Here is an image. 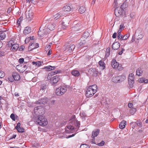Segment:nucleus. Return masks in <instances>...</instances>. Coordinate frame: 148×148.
<instances>
[{
  "label": "nucleus",
  "instance_id": "obj_13",
  "mask_svg": "<svg viewBox=\"0 0 148 148\" xmlns=\"http://www.w3.org/2000/svg\"><path fill=\"white\" fill-rule=\"evenodd\" d=\"M26 16L27 21L29 22L32 20L33 17V13L32 12L29 11L28 12V14L26 13Z\"/></svg>",
  "mask_w": 148,
  "mask_h": 148
},
{
  "label": "nucleus",
  "instance_id": "obj_15",
  "mask_svg": "<svg viewBox=\"0 0 148 148\" xmlns=\"http://www.w3.org/2000/svg\"><path fill=\"white\" fill-rule=\"evenodd\" d=\"M61 71L58 70H56L55 71H51L48 75V79H51V77H52L53 75L59 73Z\"/></svg>",
  "mask_w": 148,
  "mask_h": 148
},
{
  "label": "nucleus",
  "instance_id": "obj_57",
  "mask_svg": "<svg viewBox=\"0 0 148 148\" xmlns=\"http://www.w3.org/2000/svg\"><path fill=\"white\" fill-rule=\"evenodd\" d=\"M75 135V134H73L72 135H69L67 136L66 138H68L71 137H72L73 136H74Z\"/></svg>",
  "mask_w": 148,
  "mask_h": 148
},
{
  "label": "nucleus",
  "instance_id": "obj_56",
  "mask_svg": "<svg viewBox=\"0 0 148 148\" xmlns=\"http://www.w3.org/2000/svg\"><path fill=\"white\" fill-rule=\"evenodd\" d=\"M80 115L81 117H82L83 118H84L86 116V114L84 113H80Z\"/></svg>",
  "mask_w": 148,
  "mask_h": 148
},
{
  "label": "nucleus",
  "instance_id": "obj_26",
  "mask_svg": "<svg viewBox=\"0 0 148 148\" xmlns=\"http://www.w3.org/2000/svg\"><path fill=\"white\" fill-rule=\"evenodd\" d=\"M47 87V85L46 84H42L40 85V90L44 91V92L46 90Z\"/></svg>",
  "mask_w": 148,
  "mask_h": 148
},
{
  "label": "nucleus",
  "instance_id": "obj_24",
  "mask_svg": "<svg viewBox=\"0 0 148 148\" xmlns=\"http://www.w3.org/2000/svg\"><path fill=\"white\" fill-rule=\"evenodd\" d=\"M71 8L69 5H66L63 8V10L64 12H69L71 11Z\"/></svg>",
  "mask_w": 148,
  "mask_h": 148
},
{
  "label": "nucleus",
  "instance_id": "obj_1",
  "mask_svg": "<svg viewBox=\"0 0 148 148\" xmlns=\"http://www.w3.org/2000/svg\"><path fill=\"white\" fill-rule=\"evenodd\" d=\"M36 122L40 125L42 126H45L48 124L47 119L42 115H41L37 118Z\"/></svg>",
  "mask_w": 148,
  "mask_h": 148
},
{
  "label": "nucleus",
  "instance_id": "obj_49",
  "mask_svg": "<svg viewBox=\"0 0 148 148\" xmlns=\"http://www.w3.org/2000/svg\"><path fill=\"white\" fill-rule=\"evenodd\" d=\"M122 36L121 35V32H119L117 34V38L118 39H120L122 40Z\"/></svg>",
  "mask_w": 148,
  "mask_h": 148
},
{
  "label": "nucleus",
  "instance_id": "obj_10",
  "mask_svg": "<svg viewBox=\"0 0 148 148\" xmlns=\"http://www.w3.org/2000/svg\"><path fill=\"white\" fill-rule=\"evenodd\" d=\"M88 73L91 75L96 77L97 75L98 71L95 68H91L88 71Z\"/></svg>",
  "mask_w": 148,
  "mask_h": 148
},
{
  "label": "nucleus",
  "instance_id": "obj_53",
  "mask_svg": "<svg viewBox=\"0 0 148 148\" xmlns=\"http://www.w3.org/2000/svg\"><path fill=\"white\" fill-rule=\"evenodd\" d=\"M67 128L68 129L70 130H72L73 129H74V127L73 126L71 125H69L68 126Z\"/></svg>",
  "mask_w": 148,
  "mask_h": 148
},
{
  "label": "nucleus",
  "instance_id": "obj_52",
  "mask_svg": "<svg viewBox=\"0 0 148 148\" xmlns=\"http://www.w3.org/2000/svg\"><path fill=\"white\" fill-rule=\"evenodd\" d=\"M8 79L11 82H13L14 80L13 77L11 76L8 77Z\"/></svg>",
  "mask_w": 148,
  "mask_h": 148
},
{
  "label": "nucleus",
  "instance_id": "obj_32",
  "mask_svg": "<svg viewBox=\"0 0 148 148\" xmlns=\"http://www.w3.org/2000/svg\"><path fill=\"white\" fill-rule=\"evenodd\" d=\"M71 74L75 76H78L79 75V72L77 70H73L71 72Z\"/></svg>",
  "mask_w": 148,
  "mask_h": 148
},
{
  "label": "nucleus",
  "instance_id": "obj_58",
  "mask_svg": "<svg viewBox=\"0 0 148 148\" xmlns=\"http://www.w3.org/2000/svg\"><path fill=\"white\" fill-rule=\"evenodd\" d=\"M5 55V52L4 51H0V56L1 57Z\"/></svg>",
  "mask_w": 148,
  "mask_h": 148
},
{
  "label": "nucleus",
  "instance_id": "obj_34",
  "mask_svg": "<svg viewBox=\"0 0 148 148\" xmlns=\"http://www.w3.org/2000/svg\"><path fill=\"white\" fill-rule=\"evenodd\" d=\"M147 79H146L144 78H142L139 79V82L140 83H147Z\"/></svg>",
  "mask_w": 148,
  "mask_h": 148
},
{
  "label": "nucleus",
  "instance_id": "obj_45",
  "mask_svg": "<svg viewBox=\"0 0 148 148\" xmlns=\"http://www.w3.org/2000/svg\"><path fill=\"white\" fill-rule=\"evenodd\" d=\"M80 122L78 121H76L75 123V125L77 128H79L80 127Z\"/></svg>",
  "mask_w": 148,
  "mask_h": 148
},
{
  "label": "nucleus",
  "instance_id": "obj_63",
  "mask_svg": "<svg viewBox=\"0 0 148 148\" xmlns=\"http://www.w3.org/2000/svg\"><path fill=\"white\" fill-rule=\"evenodd\" d=\"M29 38H27L25 39V43H27L29 42Z\"/></svg>",
  "mask_w": 148,
  "mask_h": 148
},
{
  "label": "nucleus",
  "instance_id": "obj_22",
  "mask_svg": "<svg viewBox=\"0 0 148 148\" xmlns=\"http://www.w3.org/2000/svg\"><path fill=\"white\" fill-rule=\"evenodd\" d=\"M31 32V29L30 27H27L25 28L23 31V33L25 34H27L30 33Z\"/></svg>",
  "mask_w": 148,
  "mask_h": 148
},
{
  "label": "nucleus",
  "instance_id": "obj_36",
  "mask_svg": "<svg viewBox=\"0 0 148 148\" xmlns=\"http://www.w3.org/2000/svg\"><path fill=\"white\" fill-rule=\"evenodd\" d=\"M127 3L125 1L123 3L122 5H121L120 8L123 10V9H124L125 8H127Z\"/></svg>",
  "mask_w": 148,
  "mask_h": 148
},
{
  "label": "nucleus",
  "instance_id": "obj_48",
  "mask_svg": "<svg viewBox=\"0 0 148 148\" xmlns=\"http://www.w3.org/2000/svg\"><path fill=\"white\" fill-rule=\"evenodd\" d=\"M5 73L1 70L0 71V78H2L5 76Z\"/></svg>",
  "mask_w": 148,
  "mask_h": 148
},
{
  "label": "nucleus",
  "instance_id": "obj_12",
  "mask_svg": "<svg viewBox=\"0 0 148 148\" xmlns=\"http://www.w3.org/2000/svg\"><path fill=\"white\" fill-rule=\"evenodd\" d=\"M39 46V44L38 43H30L28 48V50L29 51H32L36 48H37Z\"/></svg>",
  "mask_w": 148,
  "mask_h": 148
},
{
  "label": "nucleus",
  "instance_id": "obj_27",
  "mask_svg": "<svg viewBox=\"0 0 148 148\" xmlns=\"http://www.w3.org/2000/svg\"><path fill=\"white\" fill-rule=\"evenodd\" d=\"M56 68V67L54 66H52L50 65L48 66H45L44 69H46L47 71H50L52 70H54Z\"/></svg>",
  "mask_w": 148,
  "mask_h": 148
},
{
  "label": "nucleus",
  "instance_id": "obj_37",
  "mask_svg": "<svg viewBox=\"0 0 148 148\" xmlns=\"http://www.w3.org/2000/svg\"><path fill=\"white\" fill-rule=\"evenodd\" d=\"M136 109L135 108H132L130 110V113L132 114H133L136 112Z\"/></svg>",
  "mask_w": 148,
  "mask_h": 148
},
{
  "label": "nucleus",
  "instance_id": "obj_21",
  "mask_svg": "<svg viewBox=\"0 0 148 148\" xmlns=\"http://www.w3.org/2000/svg\"><path fill=\"white\" fill-rule=\"evenodd\" d=\"M62 11L60 12L59 13H57L53 15L54 18L55 20H57L61 16L63 15V14L62 13Z\"/></svg>",
  "mask_w": 148,
  "mask_h": 148
},
{
  "label": "nucleus",
  "instance_id": "obj_54",
  "mask_svg": "<svg viewBox=\"0 0 148 148\" xmlns=\"http://www.w3.org/2000/svg\"><path fill=\"white\" fill-rule=\"evenodd\" d=\"M143 36L141 32H140V35H138V39H141L143 38Z\"/></svg>",
  "mask_w": 148,
  "mask_h": 148
},
{
  "label": "nucleus",
  "instance_id": "obj_28",
  "mask_svg": "<svg viewBox=\"0 0 148 148\" xmlns=\"http://www.w3.org/2000/svg\"><path fill=\"white\" fill-rule=\"evenodd\" d=\"M79 12L81 14H83L86 10V8L83 6H81L79 9Z\"/></svg>",
  "mask_w": 148,
  "mask_h": 148
},
{
  "label": "nucleus",
  "instance_id": "obj_46",
  "mask_svg": "<svg viewBox=\"0 0 148 148\" xmlns=\"http://www.w3.org/2000/svg\"><path fill=\"white\" fill-rule=\"evenodd\" d=\"M130 124L131 125H132V127L133 129L136 127V124L135 122H131Z\"/></svg>",
  "mask_w": 148,
  "mask_h": 148
},
{
  "label": "nucleus",
  "instance_id": "obj_47",
  "mask_svg": "<svg viewBox=\"0 0 148 148\" xmlns=\"http://www.w3.org/2000/svg\"><path fill=\"white\" fill-rule=\"evenodd\" d=\"M40 31V29H39V30L38 32V35L40 37H42L44 35V33H43V32H42L41 31Z\"/></svg>",
  "mask_w": 148,
  "mask_h": 148
},
{
  "label": "nucleus",
  "instance_id": "obj_41",
  "mask_svg": "<svg viewBox=\"0 0 148 148\" xmlns=\"http://www.w3.org/2000/svg\"><path fill=\"white\" fill-rule=\"evenodd\" d=\"M14 43V42H13V40H10L9 42H8L7 45L9 47H12Z\"/></svg>",
  "mask_w": 148,
  "mask_h": 148
},
{
  "label": "nucleus",
  "instance_id": "obj_51",
  "mask_svg": "<svg viewBox=\"0 0 148 148\" xmlns=\"http://www.w3.org/2000/svg\"><path fill=\"white\" fill-rule=\"evenodd\" d=\"M10 117L11 119L13 121H15V118L14 114H12L10 115Z\"/></svg>",
  "mask_w": 148,
  "mask_h": 148
},
{
  "label": "nucleus",
  "instance_id": "obj_19",
  "mask_svg": "<svg viewBox=\"0 0 148 148\" xmlns=\"http://www.w3.org/2000/svg\"><path fill=\"white\" fill-rule=\"evenodd\" d=\"M19 47V45L17 44H14V43L12 46L11 48V50L12 51L15 52L16 51Z\"/></svg>",
  "mask_w": 148,
  "mask_h": 148
},
{
  "label": "nucleus",
  "instance_id": "obj_16",
  "mask_svg": "<svg viewBox=\"0 0 148 148\" xmlns=\"http://www.w3.org/2000/svg\"><path fill=\"white\" fill-rule=\"evenodd\" d=\"M66 50L68 51L69 52H71L75 48V46L74 45H69L66 46Z\"/></svg>",
  "mask_w": 148,
  "mask_h": 148
},
{
  "label": "nucleus",
  "instance_id": "obj_18",
  "mask_svg": "<svg viewBox=\"0 0 148 148\" xmlns=\"http://www.w3.org/2000/svg\"><path fill=\"white\" fill-rule=\"evenodd\" d=\"M120 46V45L119 42H114L112 45V49L114 50H116L119 48Z\"/></svg>",
  "mask_w": 148,
  "mask_h": 148
},
{
  "label": "nucleus",
  "instance_id": "obj_11",
  "mask_svg": "<svg viewBox=\"0 0 148 148\" xmlns=\"http://www.w3.org/2000/svg\"><path fill=\"white\" fill-rule=\"evenodd\" d=\"M59 76L58 75H56L55 76H53L52 77H51V79H48L49 80H50V81L52 82V85H54L56 83L60 80Z\"/></svg>",
  "mask_w": 148,
  "mask_h": 148
},
{
  "label": "nucleus",
  "instance_id": "obj_64",
  "mask_svg": "<svg viewBox=\"0 0 148 148\" xmlns=\"http://www.w3.org/2000/svg\"><path fill=\"white\" fill-rule=\"evenodd\" d=\"M55 103V100H52L51 101V103L52 105H54Z\"/></svg>",
  "mask_w": 148,
  "mask_h": 148
},
{
  "label": "nucleus",
  "instance_id": "obj_62",
  "mask_svg": "<svg viewBox=\"0 0 148 148\" xmlns=\"http://www.w3.org/2000/svg\"><path fill=\"white\" fill-rule=\"evenodd\" d=\"M37 2V0H31V3L34 4H36Z\"/></svg>",
  "mask_w": 148,
  "mask_h": 148
},
{
  "label": "nucleus",
  "instance_id": "obj_35",
  "mask_svg": "<svg viewBox=\"0 0 148 148\" xmlns=\"http://www.w3.org/2000/svg\"><path fill=\"white\" fill-rule=\"evenodd\" d=\"M65 20H64L63 19L62 21V27L65 29L66 28V27L67 26V23H66L65 22Z\"/></svg>",
  "mask_w": 148,
  "mask_h": 148
},
{
  "label": "nucleus",
  "instance_id": "obj_3",
  "mask_svg": "<svg viewBox=\"0 0 148 148\" xmlns=\"http://www.w3.org/2000/svg\"><path fill=\"white\" fill-rule=\"evenodd\" d=\"M126 79L125 76L120 75L113 77L112 79V82L115 83H120Z\"/></svg>",
  "mask_w": 148,
  "mask_h": 148
},
{
  "label": "nucleus",
  "instance_id": "obj_5",
  "mask_svg": "<svg viewBox=\"0 0 148 148\" xmlns=\"http://www.w3.org/2000/svg\"><path fill=\"white\" fill-rule=\"evenodd\" d=\"M112 66L113 68H116L119 70H121L123 69L121 65L119 64L115 59H113L112 61Z\"/></svg>",
  "mask_w": 148,
  "mask_h": 148
},
{
  "label": "nucleus",
  "instance_id": "obj_31",
  "mask_svg": "<svg viewBox=\"0 0 148 148\" xmlns=\"http://www.w3.org/2000/svg\"><path fill=\"white\" fill-rule=\"evenodd\" d=\"M143 71L142 70L141 68H139L136 71V74L139 76H141L143 73Z\"/></svg>",
  "mask_w": 148,
  "mask_h": 148
},
{
  "label": "nucleus",
  "instance_id": "obj_17",
  "mask_svg": "<svg viewBox=\"0 0 148 148\" xmlns=\"http://www.w3.org/2000/svg\"><path fill=\"white\" fill-rule=\"evenodd\" d=\"M12 75L14 80L18 81L20 79V75L18 73L13 72L12 73Z\"/></svg>",
  "mask_w": 148,
  "mask_h": 148
},
{
  "label": "nucleus",
  "instance_id": "obj_29",
  "mask_svg": "<svg viewBox=\"0 0 148 148\" xmlns=\"http://www.w3.org/2000/svg\"><path fill=\"white\" fill-rule=\"evenodd\" d=\"M5 37V32L1 31L0 32V40H3Z\"/></svg>",
  "mask_w": 148,
  "mask_h": 148
},
{
  "label": "nucleus",
  "instance_id": "obj_23",
  "mask_svg": "<svg viewBox=\"0 0 148 148\" xmlns=\"http://www.w3.org/2000/svg\"><path fill=\"white\" fill-rule=\"evenodd\" d=\"M56 25L55 24L49 23L48 25L47 28L51 31H52L55 29Z\"/></svg>",
  "mask_w": 148,
  "mask_h": 148
},
{
  "label": "nucleus",
  "instance_id": "obj_44",
  "mask_svg": "<svg viewBox=\"0 0 148 148\" xmlns=\"http://www.w3.org/2000/svg\"><path fill=\"white\" fill-rule=\"evenodd\" d=\"M135 123L136 124V126L137 125L140 127H141L142 126V124L141 122L137 121Z\"/></svg>",
  "mask_w": 148,
  "mask_h": 148
},
{
  "label": "nucleus",
  "instance_id": "obj_33",
  "mask_svg": "<svg viewBox=\"0 0 148 148\" xmlns=\"http://www.w3.org/2000/svg\"><path fill=\"white\" fill-rule=\"evenodd\" d=\"M89 87H91V88L92 89V90L94 91V92H96L97 90V86L96 85H91Z\"/></svg>",
  "mask_w": 148,
  "mask_h": 148
},
{
  "label": "nucleus",
  "instance_id": "obj_20",
  "mask_svg": "<svg viewBox=\"0 0 148 148\" xmlns=\"http://www.w3.org/2000/svg\"><path fill=\"white\" fill-rule=\"evenodd\" d=\"M100 130L99 129H97L93 131L92 132V137L94 138L97 136L99 134Z\"/></svg>",
  "mask_w": 148,
  "mask_h": 148
},
{
  "label": "nucleus",
  "instance_id": "obj_59",
  "mask_svg": "<svg viewBox=\"0 0 148 148\" xmlns=\"http://www.w3.org/2000/svg\"><path fill=\"white\" fill-rule=\"evenodd\" d=\"M21 124L20 123H18L16 127H15L16 129H18V128L20 127Z\"/></svg>",
  "mask_w": 148,
  "mask_h": 148
},
{
  "label": "nucleus",
  "instance_id": "obj_6",
  "mask_svg": "<svg viewBox=\"0 0 148 148\" xmlns=\"http://www.w3.org/2000/svg\"><path fill=\"white\" fill-rule=\"evenodd\" d=\"M123 12V10L119 8H117L115 9L114 13L116 16L120 17L122 16Z\"/></svg>",
  "mask_w": 148,
  "mask_h": 148
},
{
  "label": "nucleus",
  "instance_id": "obj_43",
  "mask_svg": "<svg viewBox=\"0 0 148 148\" xmlns=\"http://www.w3.org/2000/svg\"><path fill=\"white\" fill-rule=\"evenodd\" d=\"M80 148H90V147L86 144H82L80 146Z\"/></svg>",
  "mask_w": 148,
  "mask_h": 148
},
{
  "label": "nucleus",
  "instance_id": "obj_4",
  "mask_svg": "<svg viewBox=\"0 0 148 148\" xmlns=\"http://www.w3.org/2000/svg\"><path fill=\"white\" fill-rule=\"evenodd\" d=\"M134 81V75L132 73H131L129 75L128 77V82L129 85L130 87L131 88H132L133 86V84Z\"/></svg>",
  "mask_w": 148,
  "mask_h": 148
},
{
  "label": "nucleus",
  "instance_id": "obj_55",
  "mask_svg": "<svg viewBox=\"0 0 148 148\" xmlns=\"http://www.w3.org/2000/svg\"><path fill=\"white\" fill-rule=\"evenodd\" d=\"M24 62V59L23 58H21L19 60V62L21 63H23Z\"/></svg>",
  "mask_w": 148,
  "mask_h": 148
},
{
  "label": "nucleus",
  "instance_id": "obj_39",
  "mask_svg": "<svg viewBox=\"0 0 148 148\" xmlns=\"http://www.w3.org/2000/svg\"><path fill=\"white\" fill-rule=\"evenodd\" d=\"M110 48L108 47V48L106 49V56L108 57L109 56L110 54Z\"/></svg>",
  "mask_w": 148,
  "mask_h": 148
},
{
  "label": "nucleus",
  "instance_id": "obj_40",
  "mask_svg": "<svg viewBox=\"0 0 148 148\" xmlns=\"http://www.w3.org/2000/svg\"><path fill=\"white\" fill-rule=\"evenodd\" d=\"M130 35L129 34H127L124 36H122V40H125L127 39V38L129 37Z\"/></svg>",
  "mask_w": 148,
  "mask_h": 148
},
{
  "label": "nucleus",
  "instance_id": "obj_14",
  "mask_svg": "<svg viewBox=\"0 0 148 148\" xmlns=\"http://www.w3.org/2000/svg\"><path fill=\"white\" fill-rule=\"evenodd\" d=\"M89 36V33L88 32H84L82 35V36L81 38V40H83V42H82V44L81 42L80 43V45H81L85 43V40Z\"/></svg>",
  "mask_w": 148,
  "mask_h": 148
},
{
  "label": "nucleus",
  "instance_id": "obj_9",
  "mask_svg": "<svg viewBox=\"0 0 148 148\" xmlns=\"http://www.w3.org/2000/svg\"><path fill=\"white\" fill-rule=\"evenodd\" d=\"M95 93V92H94L91 87H89L86 91V95L87 97H92Z\"/></svg>",
  "mask_w": 148,
  "mask_h": 148
},
{
  "label": "nucleus",
  "instance_id": "obj_38",
  "mask_svg": "<svg viewBox=\"0 0 148 148\" xmlns=\"http://www.w3.org/2000/svg\"><path fill=\"white\" fill-rule=\"evenodd\" d=\"M32 63L33 65H35V66H37L38 67L40 66L41 65V63L40 61H38L36 62H33Z\"/></svg>",
  "mask_w": 148,
  "mask_h": 148
},
{
  "label": "nucleus",
  "instance_id": "obj_7",
  "mask_svg": "<svg viewBox=\"0 0 148 148\" xmlns=\"http://www.w3.org/2000/svg\"><path fill=\"white\" fill-rule=\"evenodd\" d=\"M48 100V98L46 97H45L38 100V101H36V103L37 104H43L44 105L47 103Z\"/></svg>",
  "mask_w": 148,
  "mask_h": 148
},
{
  "label": "nucleus",
  "instance_id": "obj_42",
  "mask_svg": "<svg viewBox=\"0 0 148 148\" xmlns=\"http://www.w3.org/2000/svg\"><path fill=\"white\" fill-rule=\"evenodd\" d=\"M19 132L23 133L24 132V129L22 127H20L18 129H16Z\"/></svg>",
  "mask_w": 148,
  "mask_h": 148
},
{
  "label": "nucleus",
  "instance_id": "obj_60",
  "mask_svg": "<svg viewBox=\"0 0 148 148\" xmlns=\"http://www.w3.org/2000/svg\"><path fill=\"white\" fill-rule=\"evenodd\" d=\"M128 107L129 108H132V107L133 106V104L131 103H128Z\"/></svg>",
  "mask_w": 148,
  "mask_h": 148
},
{
  "label": "nucleus",
  "instance_id": "obj_30",
  "mask_svg": "<svg viewBox=\"0 0 148 148\" xmlns=\"http://www.w3.org/2000/svg\"><path fill=\"white\" fill-rule=\"evenodd\" d=\"M99 64L100 66V67H101L102 70H103L105 67V64L104 62L102 60H100L99 62Z\"/></svg>",
  "mask_w": 148,
  "mask_h": 148
},
{
  "label": "nucleus",
  "instance_id": "obj_50",
  "mask_svg": "<svg viewBox=\"0 0 148 148\" xmlns=\"http://www.w3.org/2000/svg\"><path fill=\"white\" fill-rule=\"evenodd\" d=\"M104 142L103 141H102L101 142L98 143L97 145L99 146H102L104 145Z\"/></svg>",
  "mask_w": 148,
  "mask_h": 148
},
{
  "label": "nucleus",
  "instance_id": "obj_25",
  "mask_svg": "<svg viewBox=\"0 0 148 148\" xmlns=\"http://www.w3.org/2000/svg\"><path fill=\"white\" fill-rule=\"evenodd\" d=\"M126 121L123 120L121 121L119 125V127L121 129H123L125 127V125H126Z\"/></svg>",
  "mask_w": 148,
  "mask_h": 148
},
{
  "label": "nucleus",
  "instance_id": "obj_8",
  "mask_svg": "<svg viewBox=\"0 0 148 148\" xmlns=\"http://www.w3.org/2000/svg\"><path fill=\"white\" fill-rule=\"evenodd\" d=\"M77 21H75L74 22L73 24H76L72 27V30L75 31H78L81 28V25L78 23H77Z\"/></svg>",
  "mask_w": 148,
  "mask_h": 148
},
{
  "label": "nucleus",
  "instance_id": "obj_61",
  "mask_svg": "<svg viewBox=\"0 0 148 148\" xmlns=\"http://www.w3.org/2000/svg\"><path fill=\"white\" fill-rule=\"evenodd\" d=\"M116 35H117V34L116 33V32H115L114 33L112 36V38H116Z\"/></svg>",
  "mask_w": 148,
  "mask_h": 148
},
{
  "label": "nucleus",
  "instance_id": "obj_2",
  "mask_svg": "<svg viewBox=\"0 0 148 148\" xmlns=\"http://www.w3.org/2000/svg\"><path fill=\"white\" fill-rule=\"evenodd\" d=\"M66 90V86L65 85L62 86L56 89V93L57 95L61 96L64 94Z\"/></svg>",
  "mask_w": 148,
  "mask_h": 148
}]
</instances>
